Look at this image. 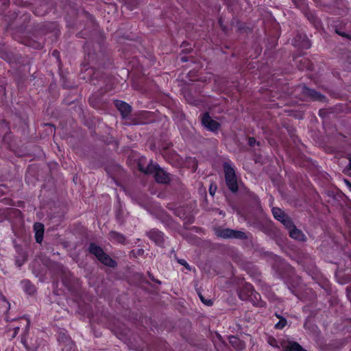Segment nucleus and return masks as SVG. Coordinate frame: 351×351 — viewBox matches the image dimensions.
<instances>
[{
  "mask_svg": "<svg viewBox=\"0 0 351 351\" xmlns=\"http://www.w3.org/2000/svg\"><path fill=\"white\" fill-rule=\"evenodd\" d=\"M287 319L283 317H280V319H279V322L275 325V328L281 330L287 325Z\"/></svg>",
  "mask_w": 351,
  "mask_h": 351,
  "instance_id": "24",
  "label": "nucleus"
},
{
  "mask_svg": "<svg viewBox=\"0 0 351 351\" xmlns=\"http://www.w3.org/2000/svg\"><path fill=\"white\" fill-rule=\"evenodd\" d=\"M335 32L337 34H339V35H340V36H341L343 37H346V38H348V39L351 40V36H350V35H348V34H346L344 32H341V31H339L338 29H336Z\"/></svg>",
  "mask_w": 351,
  "mask_h": 351,
  "instance_id": "34",
  "label": "nucleus"
},
{
  "mask_svg": "<svg viewBox=\"0 0 351 351\" xmlns=\"http://www.w3.org/2000/svg\"><path fill=\"white\" fill-rule=\"evenodd\" d=\"M24 291L29 295H33L35 293L36 289L35 286L28 280H24L21 281Z\"/></svg>",
  "mask_w": 351,
  "mask_h": 351,
  "instance_id": "18",
  "label": "nucleus"
},
{
  "mask_svg": "<svg viewBox=\"0 0 351 351\" xmlns=\"http://www.w3.org/2000/svg\"><path fill=\"white\" fill-rule=\"evenodd\" d=\"M34 230L35 231V239L38 243H40L43 239L44 234V226L41 223H35L34 225Z\"/></svg>",
  "mask_w": 351,
  "mask_h": 351,
  "instance_id": "13",
  "label": "nucleus"
},
{
  "mask_svg": "<svg viewBox=\"0 0 351 351\" xmlns=\"http://www.w3.org/2000/svg\"><path fill=\"white\" fill-rule=\"evenodd\" d=\"M248 145L250 146V147H254V145H258V146H260L261 145V142L260 141H257L255 138L254 137H250L248 138Z\"/></svg>",
  "mask_w": 351,
  "mask_h": 351,
  "instance_id": "27",
  "label": "nucleus"
},
{
  "mask_svg": "<svg viewBox=\"0 0 351 351\" xmlns=\"http://www.w3.org/2000/svg\"><path fill=\"white\" fill-rule=\"evenodd\" d=\"M66 339H71V338L66 336L64 333L59 334L58 340L61 344V346L63 345L64 343H66Z\"/></svg>",
  "mask_w": 351,
  "mask_h": 351,
  "instance_id": "25",
  "label": "nucleus"
},
{
  "mask_svg": "<svg viewBox=\"0 0 351 351\" xmlns=\"http://www.w3.org/2000/svg\"><path fill=\"white\" fill-rule=\"evenodd\" d=\"M62 351H75V346L71 339H66V343L62 345Z\"/></svg>",
  "mask_w": 351,
  "mask_h": 351,
  "instance_id": "21",
  "label": "nucleus"
},
{
  "mask_svg": "<svg viewBox=\"0 0 351 351\" xmlns=\"http://www.w3.org/2000/svg\"><path fill=\"white\" fill-rule=\"evenodd\" d=\"M19 327H16V331H18V330H19Z\"/></svg>",
  "mask_w": 351,
  "mask_h": 351,
  "instance_id": "49",
  "label": "nucleus"
},
{
  "mask_svg": "<svg viewBox=\"0 0 351 351\" xmlns=\"http://www.w3.org/2000/svg\"><path fill=\"white\" fill-rule=\"evenodd\" d=\"M217 235L223 239H237L240 240H247L248 239L246 232L230 228L218 230L217 231Z\"/></svg>",
  "mask_w": 351,
  "mask_h": 351,
  "instance_id": "5",
  "label": "nucleus"
},
{
  "mask_svg": "<svg viewBox=\"0 0 351 351\" xmlns=\"http://www.w3.org/2000/svg\"><path fill=\"white\" fill-rule=\"evenodd\" d=\"M147 236L159 247H165V236L162 232L158 229L153 228L147 232Z\"/></svg>",
  "mask_w": 351,
  "mask_h": 351,
  "instance_id": "7",
  "label": "nucleus"
},
{
  "mask_svg": "<svg viewBox=\"0 0 351 351\" xmlns=\"http://www.w3.org/2000/svg\"><path fill=\"white\" fill-rule=\"evenodd\" d=\"M109 238L110 240L116 241L121 244H126L125 237L116 231H110L109 232Z\"/></svg>",
  "mask_w": 351,
  "mask_h": 351,
  "instance_id": "17",
  "label": "nucleus"
},
{
  "mask_svg": "<svg viewBox=\"0 0 351 351\" xmlns=\"http://www.w3.org/2000/svg\"><path fill=\"white\" fill-rule=\"evenodd\" d=\"M269 343L273 347L278 348V346L276 344V341L274 338H272L269 341Z\"/></svg>",
  "mask_w": 351,
  "mask_h": 351,
  "instance_id": "35",
  "label": "nucleus"
},
{
  "mask_svg": "<svg viewBox=\"0 0 351 351\" xmlns=\"http://www.w3.org/2000/svg\"><path fill=\"white\" fill-rule=\"evenodd\" d=\"M219 26H220L221 29H222V31L225 33H227V31H228L227 27L223 25L221 18H220L219 19Z\"/></svg>",
  "mask_w": 351,
  "mask_h": 351,
  "instance_id": "32",
  "label": "nucleus"
},
{
  "mask_svg": "<svg viewBox=\"0 0 351 351\" xmlns=\"http://www.w3.org/2000/svg\"><path fill=\"white\" fill-rule=\"evenodd\" d=\"M202 123L205 128L212 132H217L220 127L219 123L213 120L208 112L204 114L202 118Z\"/></svg>",
  "mask_w": 351,
  "mask_h": 351,
  "instance_id": "8",
  "label": "nucleus"
},
{
  "mask_svg": "<svg viewBox=\"0 0 351 351\" xmlns=\"http://www.w3.org/2000/svg\"><path fill=\"white\" fill-rule=\"evenodd\" d=\"M178 262L180 265H182L184 266V267H185L186 269H188V270H189V271L191 269V268L190 265L186 263V261L184 259H178Z\"/></svg>",
  "mask_w": 351,
  "mask_h": 351,
  "instance_id": "29",
  "label": "nucleus"
},
{
  "mask_svg": "<svg viewBox=\"0 0 351 351\" xmlns=\"http://www.w3.org/2000/svg\"><path fill=\"white\" fill-rule=\"evenodd\" d=\"M199 297L201 301L207 306H211L213 304V301L211 300L205 299L201 293H198Z\"/></svg>",
  "mask_w": 351,
  "mask_h": 351,
  "instance_id": "28",
  "label": "nucleus"
},
{
  "mask_svg": "<svg viewBox=\"0 0 351 351\" xmlns=\"http://www.w3.org/2000/svg\"><path fill=\"white\" fill-rule=\"evenodd\" d=\"M272 214H273L274 217L276 220H278L280 222L287 215L282 209H280V208H278V207H274L272 208Z\"/></svg>",
  "mask_w": 351,
  "mask_h": 351,
  "instance_id": "20",
  "label": "nucleus"
},
{
  "mask_svg": "<svg viewBox=\"0 0 351 351\" xmlns=\"http://www.w3.org/2000/svg\"><path fill=\"white\" fill-rule=\"evenodd\" d=\"M181 59H182V62H186V58H184V57H182Z\"/></svg>",
  "mask_w": 351,
  "mask_h": 351,
  "instance_id": "45",
  "label": "nucleus"
},
{
  "mask_svg": "<svg viewBox=\"0 0 351 351\" xmlns=\"http://www.w3.org/2000/svg\"><path fill=\"white\" fill-rule=\"evenodd\" d=\"M281 223L285 226V228L289 231L291 228L295 226L291 218L287 215L285 218L281 221Z\"/></svg>",
  "mask_w": 351,
  "mask_h": 351,
  "instance_id": "23",
  "label": "nucleus"
},
{
  "mask_svg": "<svg viewBox=\"0 0 351 351\" xmlns=\"http://www.w3.org/2000/svg\"><path fill=\"white\" fill-rule=\"evenodd\" d=\"M285 351H307L303 348L298 342L288 341L287 346L285 347Z\"/></svg>",
  "mask_w": 351,
  "mask_h": 351,
  "instance_id": "19",
  "label": "nucleus"
},
{
  "mask_svg": "<svg viewBox=\"0 0 351 351\" xmlns=\"http://www.w3.org/2000/svg\"><path fill=\"white\" fill-rule=\"evenodd\" d=\"M2 188H5V185H0V192H1V193H3V191H2L1 189Z\"/></svg>",
  "mask_w": 351,
  "mask_h": 351,
  "instance_id": "41",
  "label": "nucleus"
},
{
  "mask_svg": "<svg viewBox=\"0 0 351 351\" xmlns=\"http://www.w3.org/2000/svg\"><path fill=\"white\" fill-rule=\"evenodd\" d=\"M22 342L23 343L24 345L26 344V340L25 339H22Z\"/></svg>",
  "mask_w": 351,
  "mask_h": 351,
  "instance_id": "46",
  "label": "nucleus"
},
{
  "mask_svg": "<svg viewBox=\"0 0 351 351\" xmlns=\"http://www.w3.org/2000/svg\"><path fill=\"white\" fill-rule=\"evenodd\" d=\"M304 258L305 259L304 260V263H306L308 261V260H311V256L308 254H306Z\"/></svg>",
  "mask_w": 351,
  "mask_h": 351,
  "instance_id": "38",
  "label": "nucleus"
},
{
  "mask_svg": "<svg viewBox=\"0 0 351 351\" xmlns=\"http://www.w3.org/2000/svg\"><path fill=\"white\" fill-rule=\"evenodd\" d=\"M147 275H148L149 278H150V280H151L152 281L155 280V279H156V278H154V276L152 275V274H151L149 271H148V272H147Z\"/></svg>",
  "mask_w": 351,
  "mask_h": 351,
  "instance_id": "37",
  "label": "nucleus"
},
{
  "mask_svg": "<svg viewBox=\"0 0 351 351\" xmlns=\"http://www.w3.org/2000/svg\"><path fill=\"white\" fill-rule=\"evenodd\" d=\"M225 181L228 189L232 193H237L239 189L237 178L234 169L227 162L223 164Z\"/></svg>",
  "mask_w": 351,
  "mask_h": 351,
  "instance_id": "4",
  "label": "nucleus"
},
{
  "mask_svg": "<svg viewBox=\"0 0 351 351\" xmlns=\"http://www.w3.org/2000/svg\"><path fill=\"white\" fill-rule=\"evenodd\" d=\"M19 327H16V331H18V330H19Z\"/></svg>",
  "mask_w": 351,
  "mask_h": 351,
  "instance_id": "48",
  "label": "nucleus"
},
{
  "mask_svg": "<svg viewBox=\"0 0 351 351\" xmlns=\"http://www.w3.org/2000/svg\"><path fill=\"white\" fill-rule=\"evenodd\" d=\"M235 23L236 27L237 29V31L239 32H247L249 28L245 25V23H241L240 21L237 19H233L232 21V25H234Z\"/></svg>",
  "mask_w": 351,
  "mask_h": 351,
  "instance_id": "22",
  "label": "nucleus"
},
{
  "mask_svg": "<svg viewBox=\"0 0 351 351\" xmlns=\"http://www.w3.org/2000/svg\"><path fill=\"white\" fill-rule=\"evenodd\" d=\"M141 252H143V250H138V254H140Z\"/></svg>",
  "mask_w": 351,
  "mask_h": 351,
  "instance_id": "47",
  "label": "nucleus"
},
{
  "mask_svg": "<svg viewBox=\"0 0 351 351\" xmlns=\"http://www.w3.org/2000/svg\"><path fill=\"white\" fill-rule=\"evenodd\" d=\"M29 320H27V325H26V330H28V328H29Z\"/></svg>",
  "mask_w": 351,
  "mask_h": 351,
  "instance_id": "42",
  "label": "nucleus"
},
{
  "mask_svg": "<svg viewBox=\"0 0 351 351\" xmlns=\"http://www.w3.org/2000/svg\"><path fill=\"white\" fill-rule=\"evenodd\" d=\"M275 315L276 316V317H278L279 319H280V317H282L281 315H280L278 313H275Z\"/></svg>",
  "mask_w": 351,
  "mask_h": 351,
  "instance_id": "43",
  "label": "nucleus"
},
{
  "mask_svg": "<svg viewBox=\"0 0 351 351\" xmlns=\"http://www.w3.org/2000/svg\"><path fill=\"white\" fill-rule=\"evenodd\" d=\"M238 295L241 300L250 301L254 306H264V302L261 300V295L254 290L250 283L245 282L239 289Z\"/></svg>",
  "mask_w": 351,
  "mask_h": 351,
  "instance_id": "1",
  "label": "nucleus"
},
{
  "mask_svg": "<svg viewBox=\"0 0 351 351\" xmlns=\"http://www.w3.org/2000/svg\"><path fill=\"white\" fill-rule=\"evenodd\" d=\"M139 169L146 174L154 173L155 180L158 183L167 184L171 180V174L160 168L158 165L149 164L146 169L139 165Z\"/></svg>",
  "mask_w": 351,
  "mask_h": 351,
  "instance_id": "2",
  "label": "nucleus"
},
{
  "mask_svg": "<svg viewBox=\"0 0 351 351\" xmlns=\"http://www.w3.org/2000/svg\"><path fill=\"white\" fill-rule=\"evenodd\" d=\"M2 188H5V185H0V192H1V193H3V191H2L1 189Z\"/></svg>",
  "mask_w": 351,
  "mask_h": 351,
  "instance_id": "40",
  "label": "nucleus"
},
{
  "mask_svg": "<svg viewBox=\"0 0 351 351\" xmlns=\"http://www.w3.org/2000/svg\"><path fill=\"white\" fill-rule=\"evenodd\" d=\"M88 250L90 254L94 255L97 259L105 252L104 250L95 243H90Z\"/></svg>",
  "mask_w": 351,
  "mask_h": 351,
  "instance_id": "16",
  "label": "nucleus"
},
{
  "mask_svg": "<svg viewBox=\"0 0 351 351\" xmlns=\"http://www.w3.org/2000/svg\"><path fill=\"white\" fill-rule=\"evenodd\" d=\"M153 282L157 283L158 285H161V281L158 279H155V280H154Z\"/></svg>",
  "mask_w": 351,
  "mask_h": 351,
  "instance_id": "39",
  "label": "nucleus"
},
{
  "mask_svg": "<svg viewBox=\"0 0 351 351\" xmlns=\"http://www.w3.org/2000/svg\"><path fill=\"white\" fill-rule=\"evenodd\" d=\"M27 258H26V256L24 254L23 256V259L21 260L19 258H17L16 260V264L17 265L18 267H21L22 265L26 261Z\"/></svg>",
  "mask_w": 351,
  "mask_h": 351,
  "instance_id": "30",
  "label": "nucleus"
},
{
  "mask_svg": "<svg viewBox=\"0 0 351 351\" xmlns=\"http://www.w3.org/2000/svg\"><path fill=\"white\" fill-rule=\"evenodd\" d=\"M253 226L266 234L270 235L273 232L271 221L256 220Z\"/></svg>",
  "mask_w": 351,
  "mask_h": 351,
  "instance_id": "9",
  "label": "nucleus"
},
{
  "mask_svg": "<svg viewBox=\"0 0 351 351\" xmlns=\"http://www.w3.org/2000/svg\"><path fill=\"white\" fill-rule=\"evenodd\" d=\"M289 234L291 238L300 241H304L306 239L302 230L298 229L295 226L289 231Z\"/></svg>",
  "mask_w": 351,
  "mask_h": 351,
  "instance_id": "14",
  "label": "nucleus"
},
{
  "mask_svg": "<svg viewBox=\"0 0 351 351\" xmlns=\"http://www.w3.org/2000/svg\"><path fill=\"white\" fill-rule=\"evenodd\" d=\"M115 106L120 112L123 119H125L130 115L132 112V107L126 102L120 100H116Z\"/></svg>",
  "mask_w": 351,
  "mask_h": 351,
  "instance_id": "10",
  "label": "nucleus"
},
{
  "mask_svg": "<svg viewBox=\"0 0 351 351\" xmlns=\"http://www.w3.org/2000/svg\"><path fill=\"white\" fill-rule=\"evenodd\" d=\"M89 104L94 108H97V102L96 101V99L94 97H91L88 99Z\"/></svg>",
  "mask_w": 351,
  "mask_h": 351,
  "instance_id": "31",
  "label": "nucleus"
},
{
  "mask_svg": "<svg viewBox=\"0 0 351 351\" xmlns=\"http://www.w3.org/2000/svg\"><path fill=\"white\" fill-rule=\"evenodd\" d=\"M99 262L107 267H115L117 265V262L112 259L108 254L104 252L99 259H97Z\"/></svg>",
  "mask_w": 351,
  "mask_h": 351,
  "instance_id": "15",
  "label": "nucleus"
},
{
  "mask_svg": "<svg viewBox=\"0 0 351 351\" xmlns=\"http://www.w3.org/2000/svg\"><path fill=\"white\" fill-rule=\"evenodd\" d=\"M62 282L63 283L69 288L71 289V279L69 276H66V274H64V276L62 277Z\"/></svg>",
  "mask_w": 351,
  "mask_h": 351,
  "instance_id": "26",
  "label": "nucleus"
},
{
  "mask_svg": "<svg viewBox=\"0 0 351 351\" xmlns=\"http://www.w3.org/2000/svg\"><path fill=\"white\" fill-rule=\"evenodd\" d=\"M294 45L295 47L302 48V49H308L311 47V43L308 39L306 38V35L298 34L294 38Z\"/></svg>",
  "mask_w": 351,
  "mask_h": 351,
  "instance_id": "11",
  "label": "nucleus"
},
{
  "mask_svg": "<svg viewBox=\"0 0 351 351\" xmlns=\"http://www.w3.org/2000/svg\"><path fill=\"white\" fill-rule=\"evenodd\" d=\"M229 343L237 350L241 351L245 349V343L236 336L229 337Z\"/></svg>",
  "mask_w": 351,
  "mask_h": 351,
  "instance_id": "12",
  "label": "nucleus"
},
{
  "mask_svg": "<svg viewBox=\"0 0 351 351\" xmlns=\"http://www.w3.org/2000/svg\"><path fill=\"white\" fill-rule=\"evenodd\" d=\"M300 93L305 98H309L313 101H324L326 99L325 96L314 89L309 88L306 85L299 86Z\"/></svg>",
  "mask_w": 351,
  "mask_h": 351,
  "instance_id": "6",
  "label": "nucleus"
},
{
  "mask_svg": "<svg viewBox=\"0 0 351 351\" xmlns=\"http://www.w3.org/2000/svg\"><path fill=\"white\" fill-rule=\"evenodd\" d=\"M57 53H58V52L56 50L53 51V56H56Z\"/></svg>",
  "mask_w": 351,
  "mask_h": 351,
  "instance_id": "44",
  "label": "nucleus"
},
{
  "mask_svg": "<svg viewBox=\"0 0 351 351\" xmlns=\"http://www.w3.org/2000/svg\"><path fill=\"white\" fill-rule=\"evenodd\" d=\"M282 272L280 273L281 278L285 280L289 289L296 295L295 288L300 283V278L294 276V269L289 264L282 265Z\"/></svg>",
  "mask_w": 351,
  "mask_h": 351,
  "instance_id": "3",
  "label": "nucleus"
},
{
  "mask_svg": "<svg viewBox=\"0 0 351 351\" xmlns=\"http://www.w3.org/2000/svg\"><path fill=\"white\" fill-rule=\"evenodd\" d=\"M348 160H349V164L348 165V169L349 170H351V155H348V156L347 157Z\"/></svg>",
  "mask_w": 351,
  "mask_h": 351,
  "instance_id": "36",
  "label": "nucleus"
},
{
  "mask_svg": "<svg viewBox=\"0 0 351 351\" xmlns=\"http://www.w3.org/2000/svg\"><path fill=\"white\" fill-rule=\"evenodd\" d=\"M216 190H217V185H213L211 184L210 186V189H209V192H210V194L212 195V196H214L215 192H216Z\"/></svg>",
  "mask_w": 351,
  "mask_h": 351,
  "instance_id": "33",
  "label": "nucleus"
}]
</instances>
